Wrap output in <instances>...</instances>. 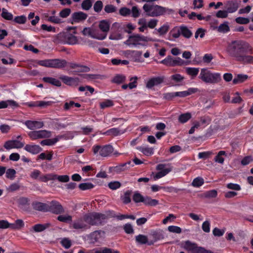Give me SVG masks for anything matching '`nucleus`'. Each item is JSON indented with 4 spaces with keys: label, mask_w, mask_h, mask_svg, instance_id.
<instances>
[{
    "label": "nucleus",
    "mask_w": 253,
    "mask_h": 253,
    "mask_svg": "<svg viewBox=\"0 0 253 253\" xmlns=\"http://www.w3.org/2000/svg\"><path fill=\"white\" fill-rule=\"evenodd\" d=\"M252 51V48L248 43L240 40L229 42L226 48V52L229 57L245 64L253 63V56L245 54Z\"/></svg>",
    "instance_id": "nucleus-1"
},
{
    "label": "nucleus",
    "mask_w": 253,
    "mask_h": 253,
    "mask_svg": "<svg viewBox=\"0 0 253 253\" xmlns=\"http://www.w3.org/2000/svg\"><path fill=\"white\" fill-rule=\"evenodd\" d=\"M158 41H159L158 40L149 37L139 34H133L129 36L123 43L130 48H138L147 46L148 42Z\"/></svg>",
    "instance_id": "nucleus-2"
},
{
    "label": "nucleus",
    "mask_w": 253,
    "mask_h": 253,
    "mask_svg": "<svg viewBox=\"0 0 253 253\" xmlns=\"http://www.w3.org/2000/svg\"><path fill=\"white\" fill-rule=\"evenodd\" d=\"M146 15L150 17H158L165 14H172L174 10L157 4H145L143 6Z\"/></svg>",
    "instance_id": "nucleus-3"
},
{
    "label": "nucleus",
    "mask_w": 253,
    "mask_h": 253,
    "mask_svg": "<svg viewBox=\"0 0 253 253\" xmlns=\"http://www.w3.org/2000/svg\"><path fill=\"white\" fill-rule=\"evenodd\" d=\"M199 78L204 82L209 84L218 83L221 80L220 73H212L207 68L201 70Z\"/></svg>",
    "instance_id": "nucleus-4"
},
{
    "label": "nucleus",
    "mask_w": 253,
    "mask_h": 253,
    "mask_svg": "<svg viewBox=\"0 0 253 253\" xmlns=\"http://www.w3.org/2000/svg\"><path fill=\"white\" fill-rule=\"evenodd\" d=\"M158 172H152L151 176L154 180H157L164 177L172 170V167L170 164H160L156 168Z\"/></svg>",
    "instance_id": "nucleus-5"
},
{
    "label": "nucleus",
    "mask_w": 253,
    "mask_h": 253,
    "mask_svg": "<svg viewBox=\"0 0 253 253\" xmlns=\"http://www.w3.org/2000/svg\"><path fill=\"white\" fill-rule=\"evenodd\" d=\"M38 65L48 68H62L66 66L67 62L64 59H54L39 60Z\"/></svg>",
    "instance_id": "nucleus-6"
},
{
    "label": "nucleus",
    "mask_w": 253,
    "mask_h": 253,
    "mask_svg": "<svg viewBox=\"0 0 253 253\" xmlns=\"http://www.w3.org/2000/svg\"><path fill=\"white\" fill-rule=\"evenodd\" d=\"M56 41L58 42H63L68 44H75L78 42L77 37L68 32L58 34Z\"/></svg>",
    "instance_id": "nucleus-7"
},
{
    "label": "nucleus",
    "mask_w": 253,
    "mask_h": 253,
    "mask_svg": "<svg viewBox=\"0 0 253 253\" xmlns=\"http://www.w3.org/2000/svg\"><path fill=\"white\" fill-rule=\"evenodd\" d=\"M107 218V216L105 214L95 212L87 215V220L89 225H94L101 223Z\"/></svg>",
    "instance_id": "nucleus-8"
},
{
    "label": "nucleus",
    "mask_w": 253,
    "mask_h": 253,
    "mask_svg": "<svg viewBox=\"0 0 253 253\" xmlns=\"http://www.w3.org/2000/svg\"><path fill=\"white\" fill-rule=\"evenodd\" d=\"M28 135L32 140H36L49 138L51 136V133L46 130H34L30 131Z\"/></svg>",
    "instance_id": "nucleus-9"
},
{
    "label": "nucleus",
    "mask_w": 253,
    "mask_h": 253,
    "mask_svg": "<svg viewBox=\"0 0 253 253\" xmlns=\"http://www.w3.org/2000/svg\"><path fill=\"white\" fill-rule=\"evenodd\" d=\"M87 215H85L83 218L75 221L72 226L75 229H85L88 227L89 221L87 220Z\"/></svg>",
    "instance_id": "nucleus-10"
},
{
    "label": "nucleus",
    "mask_w": 253,
    "mask_h": 253,
    "mask_svg": "<svg viewBox=\"0 0 253 253\" xmlns=\"http://www.w3.org/2000/svg\"><path fill=\"white\" fill-rule=\"evenodd\" d=\"M16 202L18 208L23 211H29L30 200L27 197H21L17 198Z\"/></svg>",
    "instance_id": "nucleus-11"
},
{
    "label": "nucleus",
    "mask_w": 253,
    "mask_h": 253,
    "mask_svg": "<svg viewBox=\"0 0 253 253\" xmlns=\"http://www.w3.org/2000/svg\"><path fill=\"white\" fill-rule=\"evenodd\" d=\"M24 145V143L17 140H8L6 141L3 145L6 150H10L14 148H21Z\"/></svg>",
    "instance_id": "nucleus-12"
},
{
    "label": "nucleus",
    "mask_w": 253,
    "mask_h": 253,
    "mask_svg": "<svg viewBox=\"0 0 253 253\" xmlns=\"http://www.w3.org/2000/svg\"><path fill=\"white\" fill-rule=\"evenodd\" d=\"M164 77L158 76L150 78L147 81L146 86L148 88H152L154 86L158 85L163 83Z\"/></svg>",
    "instance_id": "nucleus-13"
},
{
    "label": "nucleus",
    "mask_w": 253,
    "mask_h": 253,
    "mask_svg": "<svg viewBox=\"0 0 253 253\" xmlns=\"http://www.w3.org/2000/svg\"><path fill=\"white\" fill-rule=\"evenodd\" d=\"M24 124L29 129L31 130L41 128L44 125L42 122L31 120L26 121L24 123Z\"/></svg>",
    "instance_id": "nucleus-14"
},
{
    "label": "nucleus",
    "mask_w": 253,
    "mask_h": 253,
    "mask_svg": "<svg viewBox=\"0 0 253 253\" xmlns=\"http://www.w3.org/2000/svg\"><path fill=\"white\" fill-rule=\"evenodd\" d=\"M158 237L157 239H155L154 241H151L150 242L148 241V239L147 237L145 235L139 234L136 236H135V240L136 242L139 244H147L149 245H151L153 244V243L156 242L157 240L160 239L161 235H158Z\"/></svg>",
    "instance_id": "nucleus-15"
},
{
    "label": "nucleus",
    "mask_w": 253,
    "mask_h": 253,
    "mask_svg": "<svg viewBox=\"0 0 253 253\" xmlns=\"http://www.w3.org/2000/svg\"><path fill=\"white\" fill-rule=\"evenodd\" d=\"M98 27L100 30L107 37L110 27L109 22L107 20H101L98 22Z\"/></svg>",
    "instance_id": "nucleus-16"
},
{
    "label": "nucleus",
    "mask_w": 253,
    "mask_h": 253,
    "mask_svg": "<svg viewBox=\"0 0 253 253\" xmlns=\"http://www.w3.org/2000/svg\"><path fill=\"white\" fill-rule=\"evenodd\" d=\"M50 210L54 213L59 214L64 212V209L59 203L52 201L50 203Z\"/></svg>",
    "instance_id": "nucleus-17"
},
{
    "label": "nucleus",
    "mask_w": 253,
    "mask_h": 253,
    "mask_svg": "<svg viewBox=\"0 0 253 253\" xmlns=\"http://www.w3.org/2000/svg\"><path fill=\"white\" fill-rule=\"evenodd\" d=\"M60 79L65 84L69 85H77L80 83L78 78H72L64 76L61 77Z\"/></svg>",
    "instance_id": "nucleus-18"
},
{
    "label": "nucleus",
    "mask_w": 253,
    "mask_h": 253,
    "mask_svg": "<svg viewBox=\"0 0 253 253\" xmlns=\"http://www.w3.org/2000/svg\"><path fill=\"white\" fill-rule=\"evenodd\" d=\"M211 27L213 30H216L219 33H226L230 31L229 23L227 21H225L223 23L221 24L219 26L211 25Z\"/></svg>",
    "instance_id": "nucleus-19"
},
{
    "label": "nucleus",
    "mask_w": 253,
    "mask_h": 253,
    "mask_svg": "<svg viewBox=\"0 0 253 253\" xmlns=\"http://www.w3.org/2000/svg\"><path fill=\"white\" fill-rule=\"evenodd\" d=\"M182 247L186 250L191 253H195L198 247L197 244L189 241H186L182 243Z\"/></svg>",
    "instance_id": "nucleus-20"
},
{
    "label": "nucleus",
    "mask_w": 253,
    "mask_h": 253,
    "mask_svg": "<svg viewBox=\"0 0 253 253\" xmlns=\"http://www.w3.org/2000/svg\"><path fill=\"white\" fill-rule=\"evenodd\" d=\"M226 7L229 13H233L237 11L239 7L238 2L235 0L229 1L226 3Z\"/></svg>",
    "instance_id": "nucleus-21"
},
{
    "label": "nucleus",
    "mask_w": 253,
    "mask_h": 253,
    "mask_svg": "<svg viewBox=\"0 0 253 253\" xmlns=\"http://www.w3.org/2000/svg\"><path fill=\"white\" fill-rule=\"evenodd\" d=\"M24 149L33 154H38L42 151V149L38 145H26Z\"/></svg>",
    "instance_id": "nucleus-22"
},
{
    "label": "nucleus",
    "mask_w": 253,
    "mask_h": 253,
    "mask_svg": "<svg viewBox=\"0 0 253 253\" xmlns=\"http://www.w3.org/2000/svg\"><path fill=\"white\" fill-rule=\"evenodd\" d=\"M198 90V89L197 88H189L187 90L175 92V95L176 96L184 97L196 93Z\"/></svg>",
    "instance_id": "nucleus-23"
},
{
    "label": "nucleus",
    "mask_w": 253,
    "mask_h": 253,
    "mask_svg": "<svg viewBox=\"0 0 253 253\" xmlns=\"http://www.w3.org/2000/svg\"><path fill=\"white\" fill-rule=\"evenodd\" d=\"M113 151V147L111 145H105L101 147V149L100 151V155L102 157H107L112 154Z\"/></svg>",
    "instance_id": "nucleus-24"
},
{
    "label": "nucleus",
    "mask_w": 253,
    "mask_h": 253,
    "mask_svg": "<svg viewBox=\"0 0 253 253\" xmlns=\"http://www.w3.org/2000/svg\"><path fill=\"white\" fill-rule=\"evenodd\" d=\"M87 17V14L83 12H75L72 15L73 20L77 23L84 20Z\"/></svg>",
    "instance_id": "nucleus-25"
},
{
    "label": "nucleus",
    "mask_w": 253,
    "mask_h": 253,
    "mask_svg": "<svg viewBox=\"0 0 253 253\" xmlns=\"http://www.w3.org/2000/svg\"><path fill=\"white\" fill-rule=\"evenodd\" d=\"M8 106H11L12 108H16L18 106V105L16 102L12 100H8L0 102V109L6 108Z\"/></svg>",
    "instance_id": "nucleus-26"
},
{
    "label": "nucleus",
    "mask_w": 253,
    "mask_h": 253,
    "mask_svg": "<svg viewBox=\"0 0 253 253\" xmlns=\"http://www.w3.org/2000/svg\"><path fill=\"white\" fill-rule=\"evenodd\" d=\"M24 222L23 220L18 219L14 223H10V228L14 230H20L24 226Z\"/></svg>",
    "instance_id": "nucleus-27"
},
{
    "label": "nucleus",
    "mask_w": 253,
    "mask_h": 253,
    "mask_svg": "<svg viewBox=\"0 0 253 253\" xmlns=\"http://www.w3.org/2000/svg\"><path fill=\"white\" fill-rule=\"evenodd\" d=\"M62 137V136H58L52 139H47L42 140L41 144L42 146H52L54 145Z\"/></svg>",
    "instance_id": "nucleus-28"
},
{
    "label": "nucleus",
    "mask_w": 253,
    "mask_h": 253,
    "mask_svg": "<svg viewBox=\"0 0 253 253\" xmlns=\"http://www.w3.org/2000/svg\"><path fill=\"white\" fill-rule=\"evenodd\" d=\"M180 28L177 27L173 28L169 33V40L171 41L174 40V39L178 38L181 35Z\"/></svg>",
    "instance_id": "nucleus-29"
},
{
    "label": "nucleus",
    "mask_w": 253,
    "mask_h": 253,
    "mask_svg": "<svg viewBox=\"0 0 253 253\" xmlns=\"http://www.w3.org/2000/svg\"><path fill=\"white\" fill-rule=\"evenodd\" d=\"M137 149L143 154L147 156H151L154 154V149L151 147L141 146L137 147Z\"/></svg>",
    "instance_id": "nucleus-30"
},
{
    "label": "nucleus",
    "mask_w": 253,
    "mask_h": 253,
    "mask_svg": "<svg viewBox=\"0 0 253 253\" xmlns=\"http://www.w3.org/2000/svg\"><path fill=\"white\" fill-rule=\"evenodd\" d=\"M186 73L190 76L192 79H194L198 74L199 72V68H193V67H186L185 68Z\"/></svg>",
    "instance_id": "nucleus-31"
},
{
    "label": "nucleus",
    "mask_w": 253,
    "mask_h": 253,
    "mask_svg": "<svg viewBox=\"0 0 253 253\" xmlns=\"http://www.w3.org/2000/svg\"><path fill=\"white\" fill-rule=\"evenodd\" d=\"M143 203L146 206H156L159 204V201L157 200L152 199L150 197H145Z\"/></svg>",
    "instance_id": "nucleus-32"
},
{
    "label": "nucleus",
    "mask_w": 253,
    "mask_h": 253,
    "mask_svg": "<svg viewBox=\"0 0 253 253\" xmlns=\"http://www.w3.org/2000/svg\"><path fill=\"white\" fill-rule=\"evenodd\" d=\"M50 224L46 223L45 224H37L32 227L31 231H34L36 232H42L47 228L49 227Z\"/></svg>",
    "instance_id": "nucleus-33"
},
{
    "label": "nucleus",
    "mask_w": 253,
    "mask_h": 253,
    "mask_svg": "<svg viewBox=\"0 0 253 253\" xmlns=\"http://www.w3.org/2000/svg\"><path fill=\"white\" fill-rule=\"evenodd\" d=\"M125 132L124 130H120L118 128H113L108 130L104 134L112 136H118Z\"/></svg>",
    "instance_id": "nucleus-34"
},
{
    "label": "nucleus",
    "mask_w": 253,
    "mask_h": 253,
    "mask_svg": "<svg viewBox=\"0 0 253 253\" xmlns=\"http://www.w3.org/2000/svg\"><path fill=\"white\" fill-rule=\"evenodd\" d=\"M248 78V76L247 75L238 74L234 78L233 83L234 84H241L246 81Z\"/></svg>",
    "instance_id": "nucleus-35"
},
{
    "label": "nucleus",
    "mask_w": 253,
    "mask_h": 253,
    "mask_svg": "<svg viewBox=\"0 0 253 253\" xmlns=\"http://www.w3.org/2000/svg\"><path fill=\"white\" fill-rule=\"evenodd\" d=\"M180 32L181 35H182L184 37H185V38L189 39L192 36V32L187 27L181 26V27H180Z\"/></svg>",
    "instance_id": "nucleus-36"
},
{
    "label": "nucleus",
    "mask_w": 253,
    "mask_h": 253,
    "mask_svg": "<svg viewBox=\"0 0 253 253\" xmlns=\"http://www.w3.org/2000/svg\"><path fill=\"white\" fill-rule=\"evenodd\" d=\"M42 80L44 82L56 86H60L61 85V83L59 80L53 78L44 77Z\"/></svg>",
    "instance_id": "nucleus-37"
},
{
    "label": "nucleus",
    "mask_w": 253,
    "mask_h": 253,
    "mask_svg": "<svg viewBox=\"0 0 253 253\" xmlns=\"http://www.w3.org/2000/svg\"><path fill=\"white\" fill-rule=\"evenodd\" d=\"M93 33L94 39L103 40L106 38L105 34H103L100 29L93 28Z\"/></svg>",
    "instance_id": "nucleus-38"
},
{
    "label": "nucleus",
    "mask_w": 253,
    "mask_h": 253,
    "mask_svg": "<svg viewBox=\"0 0 253 253\" xmlns=\"http://www.w3.org/2000/svg\"><path fill=\"white\" fill-rule=\"evenodd\" d=\"M123 38L124 35L122 33L117 31L112 32L109 36V39L111 40H120Z\"/></svg>",
    "instance_id": "nucleus-39"
},
{
    "label": "nucleus",
    "mask_w": 253,
    "mask_h": 253,
    "mask_svg": "<svg viewBox=\"0 0 253 253\" xmlns=\"http://www.w3.org/2000/svg\"><path fill=\"white\" fill-rule=\"evenodd\" d=\"M226 156V152L224 151H220L214 158V161L216 163L223 164L224 161L223 156Z\"/></svg>",
    "instance_id": "nucleus-40"
},
{
    "label": "nucleus",
    "mask_w": 253,
    "mask_h": 253,
    "mask_svg": "<svg viewBox=\"0 0 253 253\" xmlns=\"http://www.w3.org/2000/svg\"><path fill=\"white\" fill-rule=\"evenodd\" d=\"M82 33L84 36L94 39L93 27H85L83 29Z\"/></svg>",
    "instance_id": "nucleus-41"
},
{
    "label": "nucleus",
    "mask_w": 253,
    "mask_h": 253,
    "mask_svg": "<svg viewBox=\"0 0 253 253\" xmlns=\"http://www.w3.org/2000/svg\"><path fill=\"white\" fill-rule=\"evenodd\" d=\"M57 219L61 222L69 223L72 221V216L69 214H63L59 215Z\"/></svg>",
    "instance_id": "nucleus-42"
},
{
    "label": "nucleus",
    "mask_w": 253,
    "mask_h": 253,
    "mask_svg": "<svg viewBox=\"0 0 253 253\" xmlns=\"http://www.w3.org/2000/svg\"><path fill=\"white\" fill-rule=\"evenodd\" d=\"M1 17L7 20H11L13 19V16L12 13L9 12L5 8L2 9Z\"/></svg>",
    "instance_id": "nucleus-43"
},
{
    "label": "nucleus",
    "mask_w": 253,
    "mask_h": 253,
    "mask_svg": "<svg viewBox=\"0 0 253 253\" xmlns=\"http://www.w3.org/2000/svg\"><path fill=\"white\" fill-rule=\"evenodd\" d=\"M191 118V115L190 113H186L180 115L178 118V121L181 123H185Z\"/></svg>",
    "instance_id": "nucleus-44"
},
{
    "label": "nucleus",
    "mask_w": 253,
    "mask_h": 253,
    "mask_svg": "<svg viewBox=\"0 0 253 253\" xmlns=\"http://www.w3.org/2000/svg\"><path fill=\"white\" fill-rule=\"evenodd\" d=\"M170 79L171 81H173L174 83H179L182 82L184 77L179 74H175L170 76Z\"/></svg>",
    "instance_id": "nucleus-45"
},
{
    "label": "nucleus",
    "mask_w": 253,
    "mask_h": 253,
    "mask_svg": "<svg viewBox=\"0 0 253 253\" xmlns=\"http://www.w3.org/2000/svg\"><path fill=\"white\" fill-rule=\"evenodd\" d=\"M33 208L37 211H44L46 209V206L43 203L36 202L33 204Z\"/></svg>",
    "instance_id": "nucleus-46"
},
{
    "label": "nucleus",
    "mask_w": 253,
    "mask_h": 253,
    "mask_svg": "<svg viewBox=\"0 0 253 253\" xmlns=\"http://www.w3.org/2000/svg\"><path fill=\"white\" fill-rule=\"evenodd\" d=\"M93 0H84L82 3V8L84 10H88L92 6Z\"/></svg>",
    "instance_id": "nucleus-47"
},
{
    "label": "nucleus",
    "mask_w": 253,
    "mask_h": 253,
    "mask_svg": "<svg viewBox=\"0 0 253 253\" xmlns=\"http://www.w3.org/2000/svg\"><path fill=\"white\" fill-rule=\"evenodd\" d=\"M79 187L82 190H86L93 188L94 185L90 182L82 183L79 184Z\"/></svg>",
    "instance_id": "nucleus-48"
},
{
    "label": "nucleus",
    "mask_w": 253,
    "mask_h": 253,
    "mask_svg": "<svg viewBox=\"0 0 253 253\" xmlns=\"http://www.w3.org/2000/svg\"><path fill=\"white\" fill-rule=\"evenodd\" d=\"M169 29V26L168 24H164L158 29H155L159 34L160 36L166 34Z\"/></svg>",
    "instance_id": "nucleus-49"
},
{
    "label": "nucleus",
    "mask_w": 253,
    "mask_h": 253,
    "mask_svg": "<svg viewBox=\"0 0 253 253\" xmlns=\"http://www.w3.org/2000/svg\"><path fill=\"white\" fill-rule=\"evenodd\" d=\"M16 171L13 169H8L5 170V175L7 178L13 179L15 177Z\"/></svg>",
    "instance_id": "nucleus-50"
},
{
    "label": "nucleus",
    "mask_w": 253,
    "mask_h": 253,
    "mask_svg": "<svg viewBox=\"0 0 253 253\" xmlns=\"http://www.w3.org/2000/svg\"><path fill=\"white\" fill-rule=\"evenodd\" d=\"M161 63L167 66H173V59L171 56H169L164 60L160 62Z\"/></svg>",
    "instance_id": "nucleus-51"
},
{
    "label": "nucleus",
    "mask_w": 253,
    "mask_h": 253,
    "mask_svg": "<svg viewBox=\"0 0 253 253\" xmlns=\"http://www.w3.org/2000/svg\"><path fill=\"white\" fill-rule=\"evenodd\" d=\"M204 183V179L202 177H198L195 178L192 183V185L194 187H198L202 186Z\"/></svg>",
    "instance_id": "nucleus-52"
},
{
    "label": "nucleus",
    "mask_w": 253,
    "mask_h": 253,
    "mask_svg": "<svg viewBox=\"0 0 253 253\" xmlns=\"http://www.w3.org/2000/svg\"><path fill=\"white\" fill-rule=\"evenodd\" d=\"M113 105V102L111 100H106L100 103V107L101 109H105Z\"/></svg>",
    "instance_id": "nucleus-53"
},
{
    "label": "nucleus",
    "mask_w": 253,
    "mask_h": 253,
    "mask_svg": "<svg viewBox=\"0 0 253 253\" xmlns=\"http://www.w3.org/2000/svg\"><path fill=\"white\" fill-rule=\"evenodd\" d=\"M55 179H57L61 182H67L69 181V176L67 175H58L54 174Z\"/></svg>",
    "instance_id": "nucleus-54"
},
{
    "label": "nucleus",
    "mask_w": 253,
    "mask_h": 253,
    "mask_svg": "<svg viewBox=\"0 0 253 253\" xmlns=\"http://www.w3.org/2000/svg\"><path fill=\"white\" fill-rule=\"evenodd\" d=\"M228 11L227 10H218L216 13L215 16L219 18H225L228 16Z\"/></svg>",
    "instance_id": "nucleus-55"
},
{
    "label": "nucleus",
    "mask_w": 253,
    "mask_h": 253,
    "mask_svg": "<svg viewBox=\"0 0 253 253\" xmlns=\"http://www.w3.org/2000/svg\"><path fill=\"white\" fill-rule=\"evenodd\" d=\"M40 179L43 182H47L48 180H54V174H47L44 175H42L40 177Z\"/></svg>",
    "instance_id": "nucleus-56"
},
{
    "label": "nucleus",
    "mask_w": 253,
    "mask_h": 253,
    "mask_svg": "<svg viewBox=\"0 0 253 253\" xmlns=\"http://www.w3.org/2000/svg\"><path fill=\"white\" fill-rule=\"evenodd\" d=\"M126 80V77L123 75H118L113 79V82L117 84H120Z\"/></svg>",
    "instance_id": "nucleus-57"
},
{
    "label": "nucleus",
    "mask_w": 253,
    "mask_h": 253,
    "mask_svg": "<svg viewBox=\"0 0 253 253\" xmlns=\"http://www.w3.org/2000/svg\"><path fill=\"white\" fill-rule=\"evenodd\" d=\"M121 186V183L117 181H112L108 183V187L109 188L113 190L119 188Z\"/></svg>",
    "instance_id": "nucleus-58"
},
{
    "label": "nucleus",
    "mask_w": 253,
    "mask_h": 253,
    "mask_svg": "<svg viewBox=\"0 0 253 253\" xmlns=\"http://www.w3.org/2000/svg\"><path fill=\"white\" fill-rule=\"evenodd\" d=\"M116 10V7L112 4H107L104 7V11L107 13L115 12Z\"/></svg>",
    "instance_id": "nucleus-59"
},
{
    "label": "nucleus",
    "mask_w": 253,
    "mask_h": 253,
    "mask_svg": "<svg viewBox=\"0 0 253 253\" xmlns=\"http://www.w3.org/2000/svg\"><path fill=\"white\" fill-rule=\"evenodd\" d=\"M169 232L171 233H175L179 234L181 232L182 230L181 228L177 226L171 225L169 226L168 228Z\"/></svg>",
    "instance_id": "nucleus-60"
},
{
    "label": "nucleus",
    "mask_w": 253,
    "mask_h": 253,
    "mask_svg": "<svg viewBox=\"0 0 253 253\" xmlns=\"http://www.w3.org/2000/svg\"><path fill=\"white\" fill-rule=\"evenodd\" d=\"M144 198L140 193L135 192L133 196V200L135 203L143 202Z\"/></svg>",
    "instance_id": "nucleus-61"
},
{
    "label": "nucleus",
    "mask_w": 253,
    "mask_h": 253,
    "mask_svg": "<svg viewBox=\"0 0 253 253\" xmlns=\"http://www.w3.org/2000/svg\"><path fill=\"white\" fill-rule=\"evenodd\" d=\"M103 8V3L101 0L97 1L94 4L93 9L96 12H99Z\"/></svg>",
    "instance_id": "nucleus-62"
},
{
    "label": "nucleus",
    "mask_w": 253,
    "mask_h": 253,
    "mask_svg": "<svg viewBox=\"0 0 253 253\" xmlns=\"http://www.w3.org/2000/svg\"><path fill=\"white\" fill-rule=\"evenodd\" d=\"M138 78L137 77H132L130 79V83L128 84V88L129 89H132L135 88L137 86V80Z\"/></svg>",
    "instance_id": "nucleus-63"
},
{
    "label": "nucleus",
    "mask_w": 253,
    "mask_h": 253,
    "mask_svg": "<svg viewBox=\"0 0 253 253\" xmlns=\"http://www.w3.org/2000/svg\"><path fill=\"white\" fill-rule=\"evenodd\" d=\"M19 188L20 186L18 183H13L7 188V190L12 192L19 190Z\"/></svg>",
    "instance_id": "nucleus-64"
}]
</instances>
